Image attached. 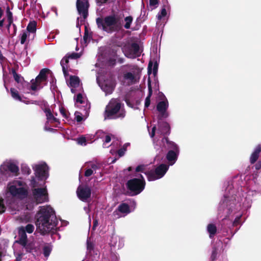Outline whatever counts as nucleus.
<instances>
[{
    "instance_id": "26",
    "label": "nucleus",
    "mask_w": 261,
    "mask_h": 261,
    "mask_svg": "<svg viewBox=\"0 0 261 261\" xmlns=\"http://www.w3.org/2000/svg\"><path fill=\"white\" fill-rule=\"evenodd\" d=\"M88 168L85 172V176L89 177L92 174L95 173L96 170L100 168V165L97 163H90L88 165Z\"/></svg>"
},
{
    "instance_id": "48",
    "label": "nucleus",
    "mask_w": 261,
    "mask_h": 261,
    "mask_svg": "<svg viewBox=\"0 0 261 261\" xmlns=\"http://www.w3.org/2000/svg\"><path fill=\"white\" fill-rule=\"evenodd\" d=\"M87 248L89 253L93 250V248L92 243L90 242V240L88 239L87 241Z\"/></svg>"
},
{
    "instance_id": "15",
    "label": "nucleus",
    "mask_w": 261,
    "mask_h": 261,
    "mask_svg": "<svg viewBox=\"0 0 261 261\" xmlns=\"http://www.w3.org/2000/svg\"><path fill=\"white\" fill-rule=\"evenodd\" d=\"M122 51L125 57L134 59L140 56L141 50L139 45L136 43H133L124 45L122 47Z\"/></svg>"
},
{
    "instance_id": "4",
    "label": "nucleus",
    "mask_w": 261,
    "mask_h": 261,
    "mask_svg": "<svg viewBox=\"0 0 261 261\" xmlns=\"http://www.w3.org/2000/svg\"><path fill=\"white\" fill-rule=\"evenodd\" d=\"M49 73L47 69H42L39 74L36 77L35 81H31L32 84L25 82L22 77L18 74L15 71L13 72L15 81L17 82L16 86L19 92L23 93H30V90L35 91L42 88L46 84V74Z\"/></svg>"
},
{
    "instance_id": "62",
    "label": "nucleus",
    "mask_w": 261,
    "mask_h": 261,
    "mask_svg": "<svg viewBox=\"0 0 261 261\" xmlns=\"http://www.w3.org/2000/svg\"><path fill=\"white\" fill-rule=\"evenodd\" d=\"M84 210H85V211L86 212V213H88V212H89V208H88V207H84Z\"/></svg>"
},
{
    "instance_id": "25",
    "label": "nucleus",
    "mask_w": 261,
    "mask_h": 261,
    "mask_svg": "<svg viewBox=\"0 0 261 261\" xmlns=\"http://www.w3.org/2000/svg\"><path fill=\"white\" fill-rule=\"evenodd\" d=\"M110 244L111 246L120 249L124 246V240L119 236H113L111 238Z\"/></svg>"
},
{
    "instance_id": "19",
    "label": "nucleus",
    "mask_w": 261,
    "mask_h": 261,
    "mask_svg": "<svg viewBox=\"0 0 261 261\" xmlns=\"http://www.w3.org/2000/svg\"><path fill=\"white\" fill-rule=\"evenodd\" d=\"M129 206L125 203L120 204L118 208L113 213V216L115 219H118L124 217L130 213Z\"/></svg>"
},
{
    "instance_id": "60",
    "label": "nucleus",
    "mask_w": 261,
    "mask_h": 261,
    "mask_svg": "<svg viewBox=\"0 0 261 261\" xmlns=\"http://www.w3.org/2000/svg\"><path fill=\"white\" fill-rule=\"evenodd\" d=\"M12 24H13V22L12 23H10V22H8V24L7 25V29H8V30H9L10 27H11V25H12Z\"/></svg>"
},
{
    "instance_id": "41",
    "label": "nucleus",
    "mask_w": 261,
    "mask_h": 261,
    "mask_svg": "<svg viewBox=\"0 0 261 261\" xmlns=\"http://www.w3.org/2000/svg\"><path fill=\"white\" fill-rule=\"evenodd\" d=\"M158 0H149V7L151 9H154L158 6Z\"/></svg>"
},
{
    "instance_id": "57",
    "label": "nucleus",
    "mask_w": 261,
    "mask_h": 261,
    "mask_svg": "<svg viewBox=\"0 0 261 261\" xmlns=\"http://www.w3.org/2000/svg\"><path fill=\"white\" fill-rule=\"evenodd\" d=\"M108 0H97L98 3H100L101 4L105 3L107 2Z\"/></svg>"
},
{
    "instance_id": "16",
    "label": "nucleus",
    "mask_w": 261,
    "mask_h": 261,
    "mask_svg": "<svg viewBox=\"0 0 261 261\" xmlns=\"http://www.w3.org/2000/svg\"><path fill=\"white\" fill-rule=\"evenodd\" d=\"M44 112L47 119L44 125V129L46 131L54 132V129L51 128V126L57 127L58 124L59 123V119L53 115L49 108H45Z\"/></svg>"
},
{
    "instance_id": "37",
    "label": "nucleus",
    "mask_w": 261,
    "mask_h": 261,
    "mask_svg": "<svg viewBox=\"0 0 261 261\" xmlns=\"http://www.w3.org/2000/svg\"><path fill=\"white\" fill-rule=\"evenodd\" d=\"M167 14V11L165 8H163L160 12H159L156 16L158 21L161 20L163 17H165ZM159 22H157L159 24Z\"/></svg>"
},
{
    "instance_id": "6",
    "label": "nucleus",
    "mask_w": 261,
    "mask_h": 261,
    "mask_svg": "<svg viewBox=\"0 0 261 261\" xmlns=\"http://www.w3.org/2000/svg\"><path fill=\"white\" fill-rule=\"evenodd\" d=\"M125 115V112L120 100L117 99H111L106 108L105 119L122 118Z\"/></svg>"
},
{
    "instance_id": "18",
    "label": "nucleus",
    "mask_w": 261,
    "mask_h": 261,
    "mask_svg": "<svg viewBox=\"0 0 261 261\" xmlns=\"http://www.w3.org/2000/svg\"><path fill=\"white\" fill-rule=\"evenodd\" d=\"M16 242L21 245L22 249H25L27 251H31L33 249L30 247V244H27V236L23 228H18V240Z\"/></svg>"
},
{
    "instance_id": "17",
    "label": "nucleus",
    "mask_w": 261,
    "mask_h": 261,
    "mask_svg": "<svg viewBox=\"0 0 261 261\" xmlns=\"http://www.w3.org/2000/svg\"><path fill=\"white\" fill-rule=\"evenodd\" d=\"M169 107V103L167 99L164 96L163 99L159 102L156 105V109L159 113V116L161 118H166L169 116L167 111Z\"/></svg>"
},
{
    "instance_id": "58",
    "label": "nucleus",
    "mask_w": 261,
    "mask_h": 261,
    "mask_svg": "<svg viewBox=\"0 0 261 261\" xmlns=\"http://www.w3.org/2000/svg\"><path fill=\"white\" fill-rule=\"evenodd\" d=\"M84 39L86 42H87L89 39L88 36L85 34L84 36Z\"/></svg>"
},
{
    "instance_id": "35",
    "label": "nucleus",
    "mask_w": 261,
    "mask_h": 261,
    "mask_svg": "<svg viewBox=\"0 0 261 261\" xmlns=\"http://www.w3.org/2000/svg\"><path fill=\"white\" fill-rule=\"evenodd\" d=\"M20 228H23V230H24V232H28L29 233H32L35 229L34 226L32 224H28L25 227H21Z\"/></svg>"
},
{
    "instance_id": "42",
    "label": "nucleus",
    "mask_w": 261,
    "mask_h": 261,
    "mask_svg": "<svg viewBox=\"0 0 261 261\" xmlns=\"http://www.w3.org/2000/svg\"><path fill=\"white\" fill-rule=\"evenodd\" d=\"M76 141L77 144L81 145H86V139L85 137L82 136L76 139Z\"/></svg>"
},
{
    "instance_id": "56",
    "label": "nucleus",
    "mask_w": 261,
    "mask_h": 261,
    "mask_svg": "<svg viewBox=\"0 0 261 261\" xmlns=\"http://www.w3.org/2000/svg\"><path fill=\"white\" fill-rule=\"evenodd\" d=\"M3 13H4V11L2 9L1 7H0V19L2 17V16L3 15Z\"/></svg>"
},
{
    "instance_id": "63",
    "label": "nucleus",
    "mask_w": 261,
    "mask_h": 261,
    "mask_svg": "<svg viewBox=\"0 0 261 261\" xmlns=\"http://www.w3.org/2000/svg\"><path fill=\"white\" fill-rule=\"evenodd\" d=\"M4 86H5V88H6V90H7V91H8V88H7V87L6 86V84H5V79H4Z\"/></svg>"
},
{
    "instance_id": "53",
    "label": "nucleus",
    "mask_w": 261,
    "mask_h": 261,
    "mask_svg": "<svg viewBox=\"0 0 261 261\" xmlns=\"http://www.w3.org/2000/svg\"><path fill=\"white\" fill-rule=\"evenodd\" d=\"M255 169L256 170H259V169H261V161H259L255 165Z\"/></svg>"
},
{
    "instance_id": "30",
    "label": "nucleus",
    "mask_w": 261,
    "mask_h": 261,
    "mask_svg": "<svg viewBox=\"0 0 261 261\" xmlns=\"http://www.w3.org/2000/svg\"><path fill=\"white\" fill-rule=\"evenodd\" d=\"M207 231L209 233L210 237L212 238L216 234L217 231L216 226L213 224H210L207 226Z\"/></svg>"
},
{
    "instance_id": "22",
    "label": "nucleus",
    "mask_w": 261,
    "mask_h": 261,
    "mask_svg": "<svg viewBox=\"0 0 261 261\" xmlns=\"http://www.w3.org/2000/svg\"><path fill=\"white\" fill-rule=\"evenodd\" d=\"M88 3L86 0H77L76 8L79 14L83 17L84 19L86 18L88 16Z\"/></svg>"
},
{
    "instance_id": "39",
    "label": "nucleus",
    "mask_w": 261,
    "mask_h": 261,
    "mask_svg": "<svg viewBox=\"0 0 261 261\" xmlns=\"http://www.w3.org/2000/svg\"><path fill=\"white\" fill-rule=\"evenodd\" d=\"M6 15L8 19V21L10 22V23H12L13 21L12 13L10 11L9 8H7L6 11Z\"/></svg>"
},
{
    "instance_id": "27",
    "label": "nucleus",
    "mask_w": 261,
    "mask_h": 261,
    "mask_svg": "<svg viewBox=\"0 0 261 261\" xmlns=\"http://www.w3.org/2000/svg\"><path fill=\"white\" fill-rule=\"evenodd\" d=\"M10 93L12 97L15 100L28 103V101L23 99V96H21L19 91L14 88L10 89Z\"/></svg>"
},
{
    "instance_id": "20",
    "label": "nucleus",
    "mask_w": 261,
    "mask_h": 261,
    "mask_svg": "<svg viewBox=\"0 0 261 261\" xmlns=\"http://www.w3.org/2000/svg\"><path fill=\"white\" fill-rule=\"evenodd\" d=\"M76 193L79 199L85 202L88 201L91 194L90 188L83 186H80L78 187Z\"/></svg>"
},
{
    "instance_id": "29",
    "label": "nucleus",
    "mask_w": 261,
    "mask_h": 261,
    "mask_svg": "<svg viewBox=\"0 0 261 261\" xmlns=\"http://www.w3.org/2000/svg\"><path fill=\"white\" fill-rule=\"evenodd\" d=\"M23 249H22V247H20L19 248H15L14 249V253L16 257V261H21L22 260V257L24 255Z\"/></svg>"
},
{
    "instance_id": "11",
    "label": "nucleus",
    "mask_w": 261,
    "mask_h": 261,
    "mask_svg": "<svg viewBox=\"0 0 261 261\" xmlns=\"http://www.w3.org/2000/svg\"><path fill=\"white\" fill-rule=\"evenodd\" d=\"M136 177L129 180L127 182V187L131 193V195H137L140 194L145 186L144 178L141 174H136Z\"/></svg>"
},
{
    "instance_id": "8",
    "label": "nucleus",
    "mask_w": 261,
    "mask_h": 261,
    "mask_svg": "<svg viewBox=\"0 0 261 261\" xmlns=\"http://www.w3.org/2000/svg\"><path fill=\"white\" fill-rule=\"evenodd\" d=\"M7 192L13 197L19 199L26 197L28 193L25 183L19 180L9 182L7 185Z\"/></svg>"
},
{
    "instance_id": "59",
    "label": "nucleus",
    "mask_w": 261,
    "mask_h": 261,
    "mask_svg": "<svg viewBox=\"0 0 261 261\" xmlns=\"http://www.w3.org/2000/svg\"><path fill=\"white\" fill-rule=\"evenodd\" d=\"M152 66L151 63L150 62L148 65V72H150V71L151 70V68Z\"/></svg>"
},
{
    "instance_id": "38",
    "label": "nucleus",
    "mask_w": 261,
    "mask_h": 261,
    "mask_svg": "<svg viewBox=\"0 0 261 261\" xmlns=\"http://www.w3.org/2000/svg\"><path fill=\"white\" fill-rule=\"evenodd\" d=\"M51 251V248L50 246L47 245L45 246L43 248V254L46 257H47L49 256L50 252Z\"/></svg>"
},
{
    "instance_id": "61",
    "label": "nucleus",
    "mask_w": 261,
    "mask_h": 261,
    "mask_svg": "<svg viewBox=\"0 0 261 261\" xmlns=\"http://www.w3.org/2000/svg\"><path fill=\"white\" fill-rule=\"evenodd\" d=\"M157 71V67L156 65H154L153 67V72L155 73Z\"/></svg>"
},
{
    "instance_id": "33",
    "label": "nucleus",
    "mask_w": 261,
    "mask_h": 261,
    "mask_svg": "<svg viewBox=\"0 0 261 261\" xmlns=\"http://www.w3.org/2000/svg\"><path fill=\"white\" fill-rule=\"evenodd\" d=\"M29 33L28 31H26L25 30H23L20 34V43L21 44H24L26 41L28 36L29 35Z\"/></svg>"
},
{
    "instance_id": "7",
    "label": "nucleus",
    "mask_w": 261,
    "mask_h": 261,
    "mask_svg": "<svg viewBox=\"0 0 261 261\" xmlns=\"http://www.w3.org/2000/svg\"><path fill=\"white\" fill-rule=\"evenodd\" d=\"M122 69L125 70L123 72L120 80L124 86H130L138 82L137 72L139 71V68L137 65L126 64L122 66Z\"/></svg>"
},
{
    "instance_id": "34",
    "label": "nucleus",
    "mask_w": 261,
    "mask_h": 261,
    "mask_svg": "<svg viewBox=\"0 0 261 261\" xmlns=\"http://www.w3.org/2000/svg\"><path fill=\"white\" fill-rule=\"evenodd\" d=\"M133 17L130 16H127L124 18L125 24L124 25V27L126 29H130V25L133 21Z\"/></svg>"
},
{
    "instance_id": "47",
    "label": "nucleus",
    "mask_w": 261,
    "mask_h": 261,
    "mask_svg": "<svg viewBox=\"0 0 261 261\" xmlns=\"http://www.w3.org/2000/svg\"><path fill=\"white\" fill-rule=\"evenodd\" d=\"M121 144V141L117 139L115 141H114L111 145L112 146V147L118 148L120 146Z\"/></svg>"
},
{
    "instance_id": "23",
    "label": "nucleus",
    "mask_w": 261,
    "mask_h": 261,
    "mask_svg": "<svg viewBox=\"0 0 261 261\" xmlns=\"http://www.w3.org/2000/svg\"><path fill=\"white\" fill-rule=\"evenodd\" d=\"M69 85L71 87V91L75 93L81 90L80 79L75 76H71L70 78Z\"/></svg>"
},
{
    "instance_id": "32",
    "label": "nucleus",
    "mask_w": 261,
    "mask_h": 261,
    "mask_svg": "<svg viewBox=\"0 0 261 261\" xmlns=\"http://www.w3.org/2000/svg\"><path fill=\"white\" fill-rule=\"evenodd\" d=\"M148 90H149V94L148 96L145 98V107L148 108L150 103V97L152 94V89L151 88L150 82H148Z\"/></svg>"
},
{
    "instance_id": "50",
    "label": "nucleus",
    "mask_w": 261,
    "mask_h": 261,
    "mask_svg": "<svg viewBox=\"0 0 261 261\" xmlns=\"http://www.w3.org/2000/svg\"><path fill=\"white\" fill-rule=\"evenodd\" d=\"M27 244H30V247H32L33 248L32 250L30 252H33V251H37V246L36 245V243L35 242H31V243H27Z\"/></svg>"
},
{
    "instance_id": "21",
    "label": "nucleus",
    "mask_w": 261,
    "mask_h": 261,
    "mask_svg": "<svg viewBox=\"0 0 261 261\" xmlns=\"http://www.w3.org/2000/svg\"><path fill=\"white\" fill-rule=\"evenodd\" d=\"M81 56V54L73 52L67 54L66 56L61 60L60 64L62 67V70L65 76L67 74L68 59H76L79 58Z\"/></svg>"
},
{
    "instance_id": "10",
    "label": "nucleus",
    "mask_w": 261,
    "mask_h": 261,
    "mask_svg": "<svg viewBox=\"0 0 261 261\" xmlns=\"http://www.w3.org/2000/svg\"><path fill=\"white\" fill-rule=\"evenodd\" d=\"M75 105L76 107L80 108H84V113L76 111L74 113L75 118L77 122H81L83 120V116L87 117L89 115V110L90 109V104L88 101L86 97L82 93H78L74 97Z\"/></svg>"
},
{
    "instance_id": "24",
    "label": "nucleus",
    "mask_w": 261,
    "mask_h": 261,
    "mask_svg": "<svg viewBox=\"0 0 261 261\" xmlns=\"http://www.w3.org/2000/svg\"><path fill=\"white\" fill-rule=\"evenodd\" d=\"M97 82L101 87V90L105 92L106 95L110 94L113 92L114 90V85L111 82L109 83L104 82L103 83L100 84L99 83V78L97 77Z\"/></svg>"
},
{
    "instance_id": "36",
    "label": "nucleus",
    "mask_w": 261,
    "mask_h": 261,
    "mask_svg": "<svg viewBox=\"0 0 261 261\" xmlns=\"http://www.w3.org/2000/svg\"><path fill=\"white\" fill-rule=\"evenodd\" d=\"M30 186L33 189L35 188H39V186H42L41 184H39L38 182L37 181V179L34 177H32Z\"/></svg>"
},
{
    "instance_id": "55",
    "label": "nucleus",
    "mask_w": 261,
    "mask_h": 261,
    "mask_svg": "<svg viewBox=\"0 0 261 261\" xmlns=\"http://www.w3.org/2000/svg\"><path fill=\"white\" fill-rule=\"evenodd\" d=\"M4 21V19H3L2 20H0V29L3 27Z\"/></svg>"
},
{
    "instance_id": "49",
    "label": "nucleus",
    "mask_w": 261,
    "mask_h": 261,
    "mask_svg": "<svg viewBox=\"0 0 261 261\" xmlns=\"http://www.w3.org/2000/svg\"><path fill=\"white\" fill-rule=\"evenodd\" d=\"M217 253V249L216 248H213L211 257L212 261H214L216 257Z\"/></svg>"
},
{
    "instance_id": "46",
    "label": "nucleus",
    "mask_w": 261,
    "mask_h": 261,
    "mask_svg": "<svg viewBox=\"0 0 261 261\" xmlns=\"http://www.w3.org/2000/svg\"><path fill=\"white\" fill-rule=\"evenodd\" d=\"M145 165H139L138 166H137L136 168V173H138V172H144L145 170Z\"/></svg>"
},
{
    "instance_id": "54",
    "label": "nucleus",
    "mask_w": 261,
    "mask_h": 261,
    "mask_svg": "<svg viewBox=\"0 0 261 261\" xmlns=\"http://www.w3.org/2000/svg\"><path fill=\"white\" fill-rule=\"evenodd\" d=\"M102 134L103 135H104V133L102 132V131L101 130H99L98 131L97 133H96V135L97 137H100L101 136V135Z\"/></svg>"
},
{
    "instance_id": "31",
    "label": "nucleus",
    "mask_w": 261,
    "mask_h": 261,
    "mask_svg": "<svg viewBox=\"0 0 261 261\" xmlns=\"http://www.w3.org/2000/svg\"><path fill=\"white\" fill-rule=\"evenodd\" d=\"M26 31H28V33H34L36 31V22L34 21L30 22L27 28Z\"/></svg>"
},
{
    "instance_id": "40",
    "label": "nucleus",
    "mask_w": 261,
    "mask_h": 261,
    "mask_svg": "<svg viewBox=\"0 0 261 261\" xmlns=\"http://www.w3.org/2000/svg\"><path fill=\"white\" fill-rule=\"evenodd\" d=\"M21 170L23 173L27 175H29L31 172L30 168L26 165H24L21 167Z\"/></svg>"
},
{
    "instance_id": "52",
    "label": "nucleus",
    "mask_w": 261,
    "mask_h": 261,
    "mask_svg": "<svg viewBox=\"0 0 261 261\" xmlns=\"http://www.w3.org/2000/svg\"><path fill=\"white\" fill-rule=\"evenodd\" d=\"M12 26H13V32L12 33V34H11V35L12 36H14L16 34L17 28H16V25L15 24H12Z\"/></svg>"
},
{
    "instance_id": "2",
    "label": "nucleus",
    "mask_w": 261,
    "mask_h": 261,
    "mask_svg": "<svg viewBox=\"0 0 261 261\" xmlns=\"http://www.w3.org/2000/svg\"><path fill=\"white\" fill-rule=\"evenodd\" d=\"M147 128L150 137L152 139L154 147L157 150L161 148V151H163V146H165L166 144L167 148L169 149L166 158L169 165H173L176 162L179 154V147L175 142L170 141L167 138L163 137V136L170 133L169 124L165 121H159L158 129L154 126L150 132L148 126Z\"/></svg>"
},
{
    "instance_id": "14",
    "label": "nucleus",
    "mask_w": 261,
    "mask_h": 261,
    "mask_svg": "<svg viewBox=\"0 0 261 261\" xmlns=\"http://www.w3.org/2000/svg\"><path fill=\"white\" fill-rule=\"evenodd\" d=\"M38 180H45L48 177V167L44 162L34 164L32 166Z\"/></svg>"
},
{
    "instance_id": "3",
    "label": "nucleus",
    "mask_w": 261,
    "mask_h": 261,
    "mask_svg": "<svg viewBox=\"0 0 261 261\" xmlns=\"http://www.w3.org/2000/svg\"><path fill=\"white\" fill-rule=\"evenodd\" d=\"M39 208L36 222L37 230L44 234L56 230L58 221L53 208L50 205L40 206Z\"/></svg>"
},
{
    "instance_id": "43",
    "label": "nucleus",
    "mask_w": 261,
    "mask_h": 261,
    "mask_svg": "<svg viewBox=\"0 0 261 261\" xmlns=\"http://www.w3.org/2000/svg\"><path fill=\"white\" fill-rule=\"evenodd\" d=\"M21 219L22 222L27 223L31 221L32 220V217L30 214H28L22 217Z\"/></svg>"
},
{
    "instance_id": "64",
    "label": "nucleus",
    "mask_w": 261,
    "mask_h": 261,
    "mask_svg": "<svg viewBox=\"0 0 261 261\" xmlns=\"http://www.w3.org/2000/svg\"><path fill=\"white\" fill-rule=\"evenodd\" d=\"M159 156L158 155H156L154 159L155 161L159 160Z\"/></svg>"
},
{
    "instance_id": "9",
    "label": "nucleus",
    "mask_w": 261,
    "mask_h": 261,
    "mask_svg": "<svg viewBox=\"0 0 261 261\" xmlns=\"http://www.w3.org/2000/svg\"><path fill=\"white\" fill-rule=\"evenodd\" d=\"M19 172L18 164L13 161L4 163L0 166V183L6 180L9 177L17 175Z\"/></svg>"
},
{
    "instance_id": "45",
    "label": "nucleus",
    "mask_w": 261,
    "mask_h": 261,
    "mask_svg": "<svg viewBox=\"0 0 261 261\" xmlns=\"http://www.w3.org/2000/svg\"><path fill=\"white\" fill-rule=\"evenodd\" d=\"M111 140V138L109 135H106L105 136V139L103 140V147H108L109 145H107V144L110 142Z\"/></svg>"
},
{
    "instance_id": "44",
    "label": "nucleus",
    "mask_w": 261,
    "mask_h": 261,
    "mask_svg": "<svg viewBox=\"0 0 261 261\" xmlns=\"http://www.w3.org/2000/svg\"><path fill=\"white\" fill-rule=\"evenodd\" d=\"M128 145V144H125L122 148H120L118 150L117 152L120 157L123 156L126 150V147Z\"/></svg>"
},
{
    "instance_id": "28",
    "label": "nucleus",
    "mask_w": 261,
    "mask_h": 261,
    "mask_svg": "<svg viewBox=\"0 0 261 261\" xmlns=\"http://www.w3.org/2000/svg\"><path fill=\"white\" fill-rule=\"evenodd\" d=\"M261 151V146L258 145L254 149V151L251 154L250 158V162L251 164L254 163L257 160L259 154Z\"/></svg>"
},
{
    "instance_id": "51",
    "label": "nucleus",
    "mask_w": 261,
    "mask_h": 261,
    "mask_svg": "<svg viewBox=\"0 0 261 261\" xmlns=\"http://www.w3.org/2000/svg\"><path fill=\"white\" fill-rule=\"evenodd\" d=\"M60 112L61 114L63 116L64 118H67V114H66L65 110L63 108H60Z\"/></svg>"
},
{
    "instance_id": "12",
    "label": "nucleus",
    "mask_w": 261,
    "mask_h": 261,
    "mask_svg": "<svg viewBox=\"0 0 261 261\" xmlns=\"http://www.w3.org/2000/svg\"><path fill=\"white\" fill-rule=\"evenodd\" d=\"M169 165L161 164L147 172H144L149 181H154L163 177L168 170Z\"/></svg>"
},
{
    "instance_id": "13",
    "label": "nucleus",
    "mask_w": 261,
    "mask_h": 261,
    "mask_svg": "<svg viewBox=\"0 0 261 261\" xmlns=\"http://www.w3.org/2000/svg\"><path fill=\"white\" fill-rule=\"evenodd\" d=\"M32 198L36 204L48 202L49 200L48 192L45 183L41 188H35L32 191Z\"/></svg>"
},
{
    "instance_id": "5",
    "label": "nucleus",
    "mask_w": 261,
    "mask_h": 261,
    "mask_svg": "<svg viewBox=\"0 0 261 261\" xmlns=\"http://www.w3.org/2000/svg\"><path fill=\"white\" fill-rule=\"evenodd\" d=\"M122 22V17L118 14H112L106 16L103 19L99 17L96 19L98 28L108 33H112L120 30Z\"/></svg>"
},
{
    "instance_id": "1",
    "label": "nucleus",
    "mask_w": 261,
    "mask_h": 261,
    "mask_svg": "<svg viewBox=\"0 0 261 261\" xmlns=\"http://www.w3.org/2000/svg\"><path fill=\"white\" fill-rule=\"evenodd\" d=\"M245 189V188H244ZM243 188L239 187L232 181L227 182L223 197L219 203L218 215L220 217L224 216L223 220L227 218L232 223L233 225L239 223L242 216L240 211L243 209L246 210L251 206V197L253 192H260L259 188H255L243 193Z\"/></svg>"
}]
</instances>
